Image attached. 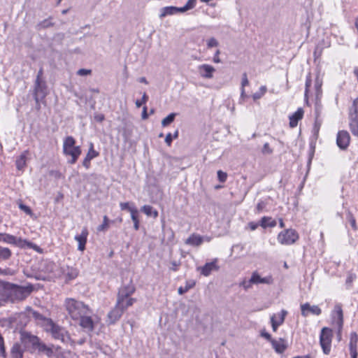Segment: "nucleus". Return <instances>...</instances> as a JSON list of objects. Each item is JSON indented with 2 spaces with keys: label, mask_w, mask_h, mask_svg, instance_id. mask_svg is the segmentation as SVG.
<instances>
[{
  "label": "nucleus",
  "mask_w": 358,
  "mask_h": 358,
  "mask_svg": "<svg viewBox=\"0 0 358 358\" xmlns=\"http://www.w3.org/2000/svg\"><path fill=\"white\" fill-rule=\"evenodd\" d=\"M129 213L131 214V218L133 222L139 221L138 218V211L136 208L129 209Z\"/></svg>",
  "instance_id": "obj_47"
},
{
  "label": "nucleus",
  "mask_w": 358,
  "mask_h": 358,
  "mask_svg": "<svg viewBox=\"0 0 358 358\" xmlns=\"http://www.w3.org/2000/svg\"><path fill=\"white\" fill-rule=\"evenodd\" d=\"M92 71L90 69H80L77 71V74L80 76L90 75Z\"/></svg>",
  "instance_id": "obj_53"
},
{
  "label": "nucleus",
  "mask_w": 358,
  "mask_h": 358,
  "mask_svg": "<svg viewBox=\"0 0 358 358\" xmlns=\"http://www.w3.org/2000/svg\"><path fill=\"white\" fill-rule=\"evenodd\" d=\"M311 85V79L308 76L306 78V90H305V95L306 96L307 94H308V88L310 87Z\"/></svg>",
  "instance_id": "obj_63"
},
{
  "label": "nucleus",
  "mask_w": 358,
  "mask_h": 358,
  "mask_svg": "<svg viewBox=\"0 0 358 358\" xmlns=\"http://www.w3.org/2000/svg\"><path fill=\"white\" fill-rule=\"evenodd\" d=\"M253 285V282H251V278L248 280H244L241 283V286H242L245 289H248Z\"/></svg>",
  "instance_id": "obj_51"
},
{
  "label": "nucleus",
  "mask_w": 358,
  "mask_h": 358,
  "mask_svg": "<svg viewBox=\"0 0 358 358\" xmlns=\"http://www.w3.org/2000/svg\"><path fill=\"white\" fill-rule=\"evenodd\" d=\"M89 232L87 227H83L80 234L75 236V240L78 242V250L80 251H84L85 249V245L87 243V236Z\"/></svg>",
  "instance_id": "obj_15"
},
{
  "label": "nucleus",
  "mask_w": 358,
  "mask_h": 358,
  "mask_svg": "<svg viewBox=\"0 0 358 358\" xmlns=\"http://www.w3.org/2000/svg\"><path fill=\"white\" fill-rule=\"evenodd\" d=\"M33 290L34 287L31 284L21 286L10 283L8 301L15 303L23 301L31 294Z\"/></svg>",
  "instance_id": "obj_3"
},
{
  "label": "nucleus",
  "mask_w": 358,
  "mask_h": 358,
  "mask_svg": "<svg viewBox=\"0 0 358 358\" xmlns=\"http://www.w3.org/2000/svg\"><path fill=\"white\" fill-rule=\"evenodd\" d=\"M219 45L218 41L214 38L210 37L206 40V47L208 49H211L213 48H217Z\"/></svg>",
  "instance_id": "obj_41"
},
{
  "label": "nucleus",
  "mask_w": 358,
  "mask_h": 358,
  "mask_svg": "<svg viewBox=\"0 0 358 358\" xmlns=\"http://www.w3.org/2000/svg\"><path fill=\"white\" fill-rule=\"evenodd\" d=\"M99 156V152L94 149V145L90 143L89 150L85 157L83 165L88 169L90 166V161Z\"/></svg>",
  "instance_id": "obj_18"
},
{
  "label": "nucleus",
  "mask_w": 358,
  "mask_h": 358,
  "mask_svg": "<svg viewBox=\"0 0 358 358\" xmlns=\"http://www.w3.org/2000/svg\"><path fill=\"white\" fill-rule=\"evenodd\" d=\"M41 325L47 333H50L53 336H63V332L60 327L54 323L50 319L45 318L43 320V322Z\"/></svg>",
  "instance_id": "obj_8"
},
{
  "label": "nucleus",
  "mask_w": 358,
  "mask_h": 358,
  "mask_svg": "<svg viewBox=\"0 0 358 358\" xmlns=\"http://www.w3.org/2000/svg\"><path fill=\"white\" fill-rule=\"evenodd\" d=\"M29 155V151L24 150L20 154V155L16 159L15 165L16 168L19 171H22L27 165V157Z\"/></svg>",
  "instance_id": "obj_24"
},
{
  "label": "nucleus",
  "mask_w": 358,
  "mask_h": 358,
  "mask_svg": "<svg viewBox=\"0 0 358 358\" xmlns=\"http://www.w3.org/2000/svg\"><path fill=\"white\" fill-rule=\"evenodd\" d=\"M217 178H218V180L220 182H224L227 180V175L226 173H224L222 171L220 170V171H217Z\"/></svg>",
  "instance_id": "obj_50"
},
{
  "label": "nucleus",
  "mask_w": 358,
  "mask_h": 358,
  "mask_svg": "<svg viewBox=\"0 0 358 358\" xmlns=\"http://www.w3.org/2000/svg\"><path fill=\"white\" fill-rule=\"evenodd\" d=\"M176 116V113H170L167 117L164 118L162 121V127H167L171 123H172L174 121Z\"/></svg>",
  "instance_id": "obj_40"
},
{
  "label": "nucleus",
  "mask_w": 358,
  "mask_h": 358,
  "mask_svg": "<svg viewBox=\"0 0 358 358\" xmlns=\"http://www.w3.org/2000/svg\"><path fill=\"white\" fill-rule=\"evenodd\" d=\"M217 259H215L210 262L206 263L204 266L199 267L197 269L200 271L201 275L204 276H208L212 271H217L219 266L217 265Z\"/></svg>",
  "instance_id": "obj_14"
},
{
  "label": "nucleus",
  "mask_w": 358,
  "mask_h": 358,
  "mask_svg": "<svg viewBox=\"0 0 358 358\" xmlns=\"http://www.w3.org/2000/svg\"><path fill=\"white\" fill-rule=\"evenodd\" d=\"M287 311L282 309L280 312L274 313L271 317V323L273 331H275L279 326H280L285 321V317L287 315Z\"/></svg>",
  "instance_id": "obj_12"
},
{
  "label": "nucleus",
  "mask_w": 358,
  "mask_h": 358,
  "mask_svg": "<svg viewBox=\"0 0 358 358\" xmlns=\"http://www.w3.org/2000/svg\"><path fill=\"white\" fill-rule=\"evenodd\" d=\"M64 273L67 279L72 280L76 278L78 275V271L76 268L73 267H67L64 271Z\"/></svg>",
  "instance_id": "obj_33"
},
{
  "label": "nucleus",
  "mask_w": 358,
  "mask_h": 358,
  "mask_svg": "<svg viewBox=\"0 0 358 358\" xmlns=\"http://www.w3.org/2000/svg\"><path fill=\"white\" fill-rule=\"evenodd\" d=\"M35 339L32 341L33 345H34V348L36 349H38V351L44 352L48 355H50V353L51 352L50 349H49L46 345H45L43 343H41L38 342L37 337H34Z\"/></svg>",
  "instance_id": "obj_32"
},
{
  "label": "nucleus",
  "mask_w": 358,
  "mask_h": 358,
  "mask_svg": "<svg viewBox=\"0 0 358 358\" xmlns=\"http://www.w3.org/2000/svg\"><path fill=\"white\" fill-rule=\"evenodd\" d=\"M20 346L18 345H15L11 350V354L13 358H21L22 353L20 352Z\"/></svg>",
  "instance_id": "obj_44"
},
{
  "label": "nucleus",
  "mask_w": 358,
  "mask_h": 358,
  "mask_svg": "<svg viewBox=\"0 0 358 358\" xmlns=\"http://www.w3.org/2000/svg\"><path fill=\"white\" fill-rule=\"evenodd\" d=\"M148 100V96L146 93H143L141 100L136 101V106L137 108H140L143 104L145 103Z\"/></svg>",
  "instance_id": "obj_48"
},
{
  "label": "nucleus",
  "mask_w": 358,
  "mask_h": 358,
  "mask_svg": "<svg viewBox=\"0 0 358 358\" xmlns=\"http://www.w3.org/2000/svg\"><path fill=\"white\" fill-rule=\"evenodd\" d=\"M195 285V282L194 280L186 281L185 285L184 287H180L178 289V292L179 294L182 295L186 293L189 289L193 288Z\"/></svg>",
  "instance_id": "obj_36"
},
{
  "label": "nucleus",
  "mask_w": 358,
  "mask_h": 358,
  "mask_svg": "<svg viewBox=\"0 0 358 358\" xmlns=\"http://www.w3.org/2000/svg\"><path fill=\"white\" fill-rule=\"evenodd\" d=\"M171 266L170 267V269L176 271L178 269V267L180 266V263L176 261H173L171 263Z\"/></svg>",
  "instance_id": "obj_59"
},
{
  "label": "nucleus",
  "mask_w": 358,
  "mask_h": 358,
  "mask_svg": "<svg viewBox=\"0 0 358 358\" xmlns=\"http://www.w3.org/2000/svg\"><path fill=\"white\" fill-rule=\"evenodd\" d=\"M204 241V237L196 234H192L185 241V244L192 246H199Z\"/></svg>",
  "instance_id": "obj_23"
},
{
  "label": "nucleus",
  "mask_w": 358,
  "mask_h": 358,
  "mask_svg": "<svg viewBox=\"0 0 358 358\" xmlns=\"http://www.w3.org/2000/svg\"><path fill=\"white\" fill-rule=\"evenodd\" d=\"M266 92V86H262L260 88H259V91L255 93L253 95H252V97L254 99V100H257V99H260Z\"/></svg>",
  "instance_id": "obj_45"
},
{
  "label": "nucleus",
  "mask_w": 358,
  "mask_h": 358,
  "mask_svg": "<svg viewBox=\"0 0 358 358\" xmlns=\"http://www.w3.org/2000/svg\"><path fill=\"white\" fill-rule=\"evenodd\" d=\"M199 76L203 79H212L216 71L215 68L208 64H199L196 67Z\"/></svg>",
  "instance_id": "obj_7"
},
{
  "label": "nucleus",
  "mask_w": 358,
  "mask_h": 358,
  "mask_svg": "<svg viewBox=\"0 0 358 358\" xmlns=\"http://www.w3.org/2000/svg\"><path fill=\"white\" fill-rule=\"evenodd\" d=\"M10 282L0 281V298L3 302L8 301V295Z\"/></svg>",
  "instance_id": "obj_21"
},
{
  "label": "nucleus",
  "mask_w": 358,
  "mask_h": 358,
  "mask_svg": "<svg viewBox=\"0 0 358 358\" xmlns=\"http://www.w3.org/2000/svg\"><path fill=\"white\" fill-rule=\"evenodd\" d=\"M178 13H180V7L176 6H166L164 7L160 10L159 17L164 18L167 15H173Z\"/></svg>",
  "instance_id": "obj_26"
},
{
  "label": "nucleus",
  "mask_w": 358,
  "mask_h": 358,
  "mask_svg": "<svg viewBox=\"0 0 358 358\" xmlns=\"http://www.w3.org/2000/svg\"><path fill=\"white\" fill-rule=\"evenodd\" d=\"M43 73V69H40V70L38 72L36 81H43V80H42Z\"/></svg>",
  "instance_id": "obj_64"
},
{
  "label": "nucleus",
  "mask_w": 358,
  "mask_h": 358,
  "mask_svg": "<svg viewBox=\"0 0 358 358\" xmlns=\"http://www.w3.org/2000/svg\"><path fill=\"white\" fill-rule=\"evenodd\" d=\"M356 278V275L353 273H349L346 278V284H351Z\"/></svg>",
  "instance_id": "obj_57"
},
{
  "label": "nucleus",
  "mask_w": 358,
  "mask_h": 358,
  "mask_svg": "<svg viewBox=\"0 0 358 358\" xmlns=\"http://www.w3.org/2000/svg\"><path fill=\"white\" fill-rule=\"evenodd\" d=\"M303 110L301 108H299L295 113L289 115V127L291 128H294L297 126L298 122L303 118Z\"/></svg>",
  "instance_id": "obj_20"
},
{
  "label": "nucleus",
  "mask_w": 358,
  "mask_h": 358,
  "mask_svg": "<svg viewBox=\"0 0 358 358\" xmlns=\"http://www.w3.org/2000/svg\"><path fill=\"white\" fill-rule=\"evenodd\" d=\"M348 220H349V222L350 223V225L352 227V228L355 230L357 229V224H356V220L355 219V217L351 215V214H349L348 215Z\"/></svg>",
  "instance_id": "obj_54"
},
{
  "label": "nucleus",
  "mask_w": 358,
  "mask_h": 358,
  "mask_svg": "<svg viewBox=\"0 0 358 358\" xmlns=\"http://www.w3.org/2000/svg\"><path fill=\"white\" fill-rule=\"evenodd\" d=\"M196 0H188L184 6L180 7V13H185L194 8L196 6Z\"/></svg>",
  "instance_id": "obj_38"
},
{
  "label": "nucleus",
  "mask_w": 358,
  "mask_h": 358,
  "mask_svg": "<svg viewBox=\"0 0 358 358\" xmlns=\"http://www.w3.org/2000/svg\"><path fill=\"white\" fill-rule=\"evenodd\" d=\"M64 306L70 317L76 321H78L83 314H91L87 306L72 298L65 300Z\"/></svg>",
  "instance_id": "obj_2"
},
{
  "label": "nucleus",
  "mask_w": 358,
  "mask_h": 358,
  "mask_svg": "<svg viewBox=\"0 0 358 358\" xmlns=\"http://www.w3.org/2000/svg\"><path fill=\"white\" fill-rule=\"evenodd\" d=\"M0 353L2 355V356L5 355V348L3 337H0Z\"/></svg>",
  "instance_id": "obj_61"
},
{
  "label": "nucleus",
  "mask_w": 358,
  "mask_h": 358,
  "mask_svg": "<svg viewBox=\"0 0 358 358\" xmlns=\"http://www.w3.org/2000/svg\"><path fill=\"white\" fill-rule=\"evenodd\" d=\"M266 340L271 343L275 351L278 353H282L288 346L287 341L282 337H265Z\"/></svg>",
  "instance_id": "obj_10"
},
{
  "label": "nucleus",
  "mask_w": 358,
  "mask_h": 358,
  "mask_svg": "<svg viewBox=\"0 0 358 358\" xmlns=\"http://www.w3.org/2000/svg\"><path fill=\"white\" fill-rule=\"evenodd\" d=\"M249 84V81L247 77V74L244 73L242 77L241 81V96L243 97L245 96V89L244 87Z\"/></svg>",
  "instance_id": "obj_43"
},
{
  "label": "nucleus",
  "mask_w": 358,
  "mask_h": 358,
  "mask_svg": "<svg viewBox=\"0 0 358 358\" xmlns=\"http://www.w3.org/2000/svg\"><path fill=\"white\" fill-rule=\"evenodd\" d=\"M94 119L99 122H101L104 120L105 116L102 113H95L94 115Z\"/></svg>",
  "instance_id": "obj_56"
},
{
  "label": "nucleus",
  "mask_w": 358,
  "mask_h": 358,
  "mask_svg": "<svg viewBox=\"0 0 358 358\" xmlns=\"http://www.w3.org/2000/svg\"><path fill=\"white\" fill-rule=\"evenodd\" d=\"M299 239L297 232L292 229H285L279 233L278 241L282 245H292Z\"/></svg>",
  "instance_id": "obj_6"
},
{
  "label": "nucleus",
  "mask_w": 358,
  "mask_h": 358,
  "mask_svg": "<svg viewBox=\"0 0 358 358\" xmlns=\"http://www.w3.org/2000/svg\"><path fill=\"white\" fill-rule=\"evenodd\" d=\"M3 241L11 244L13 245H15L17 247H19L20 248H31L35 250L36 252L38 253H42L43 250L42 249L38 246L37 245L27 241V239H23L20 237H17L15 236L5 234L3 235Z\"/></svg>",
  "instance_id": "obj_5"
},
{
  "label": "nucleus",
  "mask_w": 358,
  "mask_h": 358,
  "mask_svg": "<svg viewBox=\"0 0 358 358\" xmlns=\"http://www.w3.org/2000/svg\"><path fill=\"white\" fill-rule=\"evenodd\" d=\"M135 287L133 284L129 283L127 285L122 286L118 292V296H127L130 297L131 295H132L135 292Z\"/></svg>",
  "instance_id": "obj_25"
},
{
  "label": "nucleus",
  "mask_w": 358,
  "mask_h": 358,
  "mask_svg": "<svg viewBox=\"0 0 358 358\" xmlns=\"http://www.w3.org/2000/svg\"><path fill=\"white\" fill-rule=\"evenodd\" d=\"M141 211L147 216L152 217L154 218H157L158 217V211L150 205H144L141 208Z\"/></svg>",
  "instance_id": "obj_30"
},
{
  "label": "nucleus",
  "mask_w": 358,
  "mask_h": 358,
  "mask_svg": "<svg viewBox=\"0 0 358 358\" xmlns=\"http://www.w3.org/2000/svg\"><path fill=\"white\" fill-rule=\"evenodd\" d=\"M108 222L109 220L108 217L104 215L103 218V223L97 227V230L99 231H103L107 230L108 228Z\"/></svg>",
  "instance_id": "obj_42"
},
{
  "label": "nucleus",
  "mask_w": 358,
  "mask_h": 358,
  "mask_svg": "<svg viewBox=\"0 0 358 358\" xmlns=\"http://www.w3.org/2000/svg\"><path fill=\"white\" fill-rule=\"evenodd\" d=\"M19 208H20V209L23 210L26 214H27L31 217L34 216V213L29 206H27L23 203H20Z\"/></svg>",
  "instance_id": "obj_46"
},
{
  "label": "nucleus",
  "mask_w": 358,
  "mask_h": 358,
  "mask_svg": "<svg viewBox=\"0 0 358 358\" xmlns=\"http://www.w3.org/2000/svg\"><path fill=\"white\" fill-rule=\"evenodd\" d=\"M172 141H173V137H172L171 134V133L167 134L166 136V138H165L166 143L169 146H170L171 145Z\"/></svg>",
  "instance_id": "obj_60"
},
{
  "label": "nucleus",
  "mask_w": 358,
  "mask_h": 358,
  "mask_svg": "<svg viewBox=\"0 0 358 358\" xmlns=\"http://www.w3.org/2000/svg\"><path fill=\"white\" fill-rule=\"evenodd\" d=\"M349 115L352 118L358 117V97L354 101Z\"/></svg>",
  "instance_id": "obj_39"
},
{
  "label": "nucleus",
  "mask_w": 358,
  "mask_h": 358,
  "mask_svg": "<svg viewBox=\"0 0 358 358\" xmlns=\"http://www.w3.org/2000/svg\"><path fill=\"white\" fill-rule=\"evenodd\" d=\"M259 224L264 229L266 227H274L276 225V222L270 217H263Z\"/></svg>",
  "instance_id": "obj_31"
},
{
  "label": "nucleus",
  "mask_w": 358,
  "mask_h": 358,
  "mask_svg": "<svg viewBox=\"0 0 358 358\" xmlns=\"http://www.w3.org/2000/svg\"><path fill=\"white\" fill-rule=\"evenodd\" d=\"M123 313L124 312L119 307H117V305H115V308L112 310H110L108 314L109 323H115L120 318Z\"/></svg>",
  "instance_id": "obj_22"
},
{
  "label": "nucleus",
  "mask_w": 358,
  "mask_h": 358,
  "mask_svg": "<svg viewBox=\"0 0 358 358\" xmlns=\"http://www.w3.org/2000/svg\"><path fill=\"white\" fill-rule=\"evenodd\" d=\"M47 95V86L45 82L43 81H35L34 88V98L36 102L39 100L43 99Z\"/></svg>",
  "instance_id": "obj_11"
},
{
  "label": "nucleus",
  "mask_w": 358,
  "mask_h": 358,
  "mask_svg": "<svg viewBox=\"0 0 358 358\" xmlns=\"http://www.w3.org/2000/svg\"><path fill=\"white\" fill-rule=\"evenodd\" d=\"M350 117V127L353 135L358 136V117Z\"/></svg>",
  "instance_id": "obj_35"
},
{
  "label": "nucleus",
  "mask_w": 358,
  "mask_h": 358,
  "mask_svg": "<svg viewBox=\"0 0 358 358\" xmlns=\"http://www.w3.org/2000/svg\"><path fill=\"white\" fill-rule=\"evenodd\" d=\"M259 225H260L259 223L257 222H250L248 223V227L252 230V231H254L256 229H257V227H259Z\"/></svg>",
  "instance_id": "obj_62"
},
{
  "label": "nucleus",
  "mask_w": 358,
  "mask_h": 358,
  "mask_svg": "<svg viewBox=\"0 0 358 358\" xmlns=\"http://www.w3.org/2000/svg\"><path fill=\"white\" fill-rule=\"evenodd\" d=\"M265 206H266V204L264 202H263V201L259 202L256 206V210H257V213L262 212L263 210V209L265 208Z\"/></svg>",
  "instance_id": "obj_58"
},
{
  "label": "nucleus",
  "mask_w": 358,
  "mask_h": 358,
  "mask_svg": "<svg viewBox=\"0 0 358 358\" xmlns=\"http://www.w3.org/2000/svg\"><path fill=\"white\" fill-rule=\"evenodd\" d=\"M350 134L346 131H340L337 134L336 143L342 150L346 149L350 143Z\"/></svg>",
  "instance_id": "obj_13"
},
{
  "label": "nucleus",
  "mask_w": 358,
  "mask_h": 358,
  "mask_svg": "<svg viewBox=\"0 0 358 358\" xmlns=\"http://www.w3.org/2000/svg\"><path fill=\"white\" fill-rule=\"evenodd\" d=\"M27 312L29 317H34L40 324L43 322V320L45 319V317H43L39 313L30 308L27 309Z\"/></svg>",
  "instance_id": "obj_34"
},
{
  "label": "nucleus",
  "mask_w": 358,
  "mask_h": 358,
  "mask_svg": "<svg viewBox=\"0 0 358 358\" xmlns=\"http://www.w3.org/2000/svg\"><path fill=\"white\" fill-rule=\"evenodd\" d=\"M220 50L217 49L214 53L213 61L215 64L221 63V59L220 58Z\"/></svg>",
  "instance_id": "obj_52"
},
{
  "label": "nucleus",
  "mask_w": 358,
  "mask_h": 358,
  "mask_svg": "<svg viewBox=\"0 0 358 358\" xmlns=\"http://www.w3.org/2000/svg\"><path fill=\"white\" fill-rule=\"evenodd\" d=\"M120 207L122 210H127L129 212V209L135 208L134 205H131L129 202H122L120 203Z\"/></svg>",
  "instance_id": "obj_49"
},
{
  "label": "nucleus",
  "mask_w": 358,
  "mask_h": 358,
  "mask_svg": "<svg viewBox=\"0 0 358 358\" xmlns=\"http://www.w3.org/2000/svg\"><path fill=\"white\" fill-rule=\"evenodd\" d=\"M301 314L303 317H307L310 315L319 316L322 314V309L317 305H310L305 303L300 306Z\"/></svg>",
  "instance_id": "obj_9"
},
{
  "label": "nucleus",
  "mask_w": 358,
  "mask_h": 358,
  "mask_svg": "<svg viewBox=\"0 0 358 358\" xmlns=\"http://www.w3.org/2000/svg\"><path fill=\"white\" fill-rule=\"evenodd\" d=\"M357 337H352L350 344H349V349H350V354L351 356V358H357Z\"/></svg>",
  "instance_id": "obj_29"
},
{
  "label": "nucleus",
  "mask_w": 358,
  "mask_h": 358,
  "mask_svg": "<svg viewBox=\"0 0 358 358\" xmlns=\"http://www.w3.org/2000/svg\"><path fill=\"white\" fill-rule=\"evenodd\" d=\"M262 152L264 154H271L272 152V149L270 148V145L268 143H265L264 144Z\"/></svg>",
  "instance_id": "obj_55"
},
{
  "label": "nucleus",
  "mask_w": 358,
  "mask_h": 358,
  "mask_svg": "<svg viewBox=\"0 0 358 358\" xmlns=\"http://www.w3.org/2000/svg\"><path fill=\"white\" fill-rule=\"evenodd\" d=\"M45 271L47 273L52 274L53 277H58L60 275L58 265L52 262H48L46 263Z\"/></svg>",
  "instance_id": "obj_28"
},
{
  "label": "nucleus",
  "mask_w": 358,
  "mask_h": 358,
  "mask_svg": "<svg viewBox=\"0 0 358 358\" xmlns=\"http://www.w3.org/2000/svg\"><path fill=\"white\" fill-rule=\"evenodd\" d=\"M251 282L253 284H266L271 285L273 283V280L271 275H268L262 278L257 272H254L251 276Z\"/></svg>",
  "instance_id": "obj_17"
},
{
  "label": "nucleus",
  "mask_w": 358,
  "mask_h": 358,
  "mask_svg": "<svg viewBox=\"0 0 358 358\" xmlns=\"http://www.w3.org/2000/svg\"><path fill=\"white\" fill-rule=\"evenodd\" d=\"M136 301V299L134 298L117 296L116 305L124 312L127 308L131 306Z\"/></svg>",
  "instance_id": "obj_16"
},
{
  "label": "nucleus",
  "mask_w": 358,
  "mask_h": 358,
  "mask_svg": "<svg viewBox=\"0 0 358 358\" xmlns=\"http://www.w3.org/2000/svg\"><path fill=\"white\" fill-rule=\"evenodd\" d=\"M11 255L12 252L9 248L0 246V260H7Z\"/></svg>",
  "instance_id": "obj_37"
},
{
  "label": "nucleus",
  "mask_w": 358,
  "mask_h": 358,
  "mask_svg": "<svg viewBox=\"0 0 358 358\" xmlns=\"http://www.w3.org/2000/svg\"><path fill=\"white\" fill-rule=\"evenodd\" d=\"M80 321V325L86 331H90L94 328V323L90 317V314H83L78 320Z\"/></svg>",
  "instance_id": "obj_19"
},
{
  "label": "nucleus",
  "mask_w": 358,
  "mask_h": 358,
  "mask_svg": "<svg viewBox=\"0 0 358 358\" xmlns=\"http://www.w3.org/2000/svg\"><path fill=\"white\" fill-rule=\"evenodd\" d=\"M81 152L80 147L76 145V140L73 136H69L64 139L63 153L66 156L71 157V159L68 160V163L71 164H75Z\"/></svg>",
  "instance_id": "obj_4"
},
{
  "label": "nucleus",
  "mask_w": 358,
  "mask_h": 358,
  "mask_svg": "<svg viewBox=\"0 0 358 358\" xmlns=\"http://www.w3.org/2000/svg\"><path fill=\"white\" fill-rule=\"evenodd\" d=\"M343 327V312L341 304H336L331 310L329 319V327H324L321 331V335L330 334L341 336Z\"/></svg>",
  "instance_id": "obj_1"
},
{
  "label": "nucleus",
  "mask_w": 358,
  "mask_h": 358,
  "mask_svg": "<svg viewBox=\"0 0 358 358\" xmlns=\"http://www.w3.org/2000/svg\"><path fill=\"white\" fill-rule=\"evenodd\" d=\"M320 343L323 352L325 355L329 354L331 349V337H320Z\"/></svg>",
  "instance_id": "obj_27"
}]
</instances>
